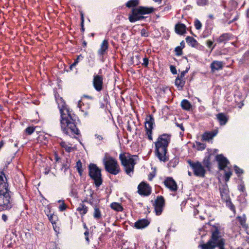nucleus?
Returning <instances> with one entry per match:
<instances>
[{
    "instance_id": "obj_27",
    "label": "nucleus",
    "mask_w": 249,
    "mask_h": 249,
    "mask_svg": "<svg viewBox=\"0 0 249 249\" xmlns=\"http://www.w3.org/2000/svg\"><path fill=\"white\" fill-rule=\"evenodd\" d=\"M181 107L184 110H189L192 107V105L189 101L184 99L181 102Z\"/></svg>"
},
{
    "instance_id": "obj_36",
    "label": "nucleus",
    "mask_w": 249,
    "mask_h": 249,
    "mask_svg": "<svg viewBox=\"0 0 249 249\" xmlns=\"http://www.w3.org/2000/svg\"><path fill=\"white\" fill-rule=\"evenodd\" d=\"M211 34V30L208 28L205 29L201 35V37L206 38Z\"/></svg>"
},
{
    "instance_id": "obj_40",
    "label": "nucleus",
    "mask_w": 249,
    "mask_h": 249,
    "mask_svg": "<svg viewBox=\"0 0 249 249\" xmlns=\"http://www.w3.org/2000/svg\"><path fill=\"white\" fill-rule=\"evenodd\" d=\"M195 26L196 29L200 30L202 27V24L198 19H196L194 22Z\"/></svg>"
},
{
    "instance_id": "obj_5",
    "label": "nucleus",
    "mask_w": 249,
    "mask_h": 249,
    "mask_svg": "<svg viewBox=\"0 0 249 249\" xmlns=\"http://www.w3.org/2000/svg\"><path fill=\"white\" fill-rule=\"evenodd\" d=\"M155 9L152 7H146L140 6L133 8L131 14L128 17L130 22H135L138 20H142L146 18L145 15L150 14L155 11Z\"/></svg>"
},
{
    "instance_id": "obj_9",
    "label": "nucleus",
    "mask_w": 249,
    "mask_h": 249,
    "mask_svg": "<svg viewBox=\"0 0 249 249\" xmlns=\"http://www.w3.org/2000/svg\"><path fill=\"white\" fill-rule=\"evenodd\" d=\"M89 175L94 180L95 186L99 187L102 183L101 170L95 164L91 163L89 166Z\"/></svg>"
},
{
    "instance_id": "obj_22",
    "label": "nucleus",
    "mask_w": 249,
    "mask_h": 249,
    "mask_svg": "<svg viewBox=\"0 0 249 249\" xmlns=\"http://www.w3.org/2000/svg\"><path fill=\"white\" fill-rule=\"evenodd\" d=\"M186 26L182 23H178L176 25V32L179 35H183L186 32Z\"/></svg>"
},
{
    "instance_id": "obj_31",
    "label": "nucleus",
    "mask_w": 249,
    "mask_h": 249,
    "mask_svg": "<svg viewBox=\"0 0 249 249\" xmlns=\"http://www.w3.org/2000/svg\"><path fill=\"white\" fill-rule=\"evenodd\" d=\"M110 207L111 209L117 211V212H121L123 211V208L121 205L117 202H113L110 204Z\"/></svg>"
},
{
    "instance_id": "obj_39",
    "label": "nucleus",
    "mask_w": 249,
    "mask_h": 249,
    "mask_svg": "<svg viewBox=\"0 0 249 249\" xmlns=\"http://www.w3.org/2000/svg\"><path fill=\"white\" fill-rule=\"evenodd\" d=\"M35 130V127L33 126H29L26 128L25 132L28 135L32 134Z\"/></svg>"
},
{
    "instance_id": "obj_8",
    "label": "nucleus",
    "mask_w": 249,
    "mask_h": 249,
    "mask_svg": "<svg viewBox=\"0 0 249 249\" xmlns=\"http://www.w3.org/2000/svg\"><path fill=\"white\" fill-rule=\"evenodd\" d=\"M212 235L209 240L214 244V247H218L219 249H225V239L222 237L218 227L213 226L212 229Z\"/></svg>"
},
{
    "instance_id": "obj_17",
    "label": "nucleus",
    "mask_w": 249,
    "mask_h": 249,
    "mask_svg": "<svg viewBox=\"0 0 249 249\" xmlns=\"http://www.w3.org/2000/svg\"><path fill=\"white\" fill-rule=\"evenodd\" d=\"M223 67V63L221 61H213L211 64L210 68L212 72L222 70Z\"/></svg>"
},
{
    "instance_id": "obj_61",
    "label": "nucleus",
    "mask_w": 249,
    "mask_h": 249,
    "mask_svg": "<svg viewBox=\"0 0 249 249\" xmlns=\"http://www.w3.org/2000/svg\"><path fill=\"white\" fill-rule=\"evenodd\" d=\"M182 48H183L185 47V43L183 41H181L180 42V46Z\"/></svg>"
},
{
    "instance_id": "obj_45",
    "label": "nucleus",
    "mask_w": 249,
    "mask_h": 249,
    "mask_svg": "<svg viewBox=\"0 0 249 249\" xmlns=\"http://www.w3.org/2000/svg\"><path fill=\"white\" fill-rule=\"evenodd\" d=\"M235 172L237 174H241L243 173V170L237 166H234Z\"/></svg>"
},
{
    "instance_id": "obj_48",
    "label": "nucleus",
    "mask_w": 249,
    "mask_h": 249,
    "mask_svg": "<svg viewBox=\"0 0 249 249\" xmlns=\"http://www.w3.org/2000/svg\"><path fill=\"white\" fill-rule=\"evenodd\" d=\"M143 63L142 64V65L144 67H148V59L147 57H144L143 59Z\"/></svg>"
},
{
    "instance_id": "obj_46",
    "label": "nucleus",
    "mask_w": 249,
    "mask_h": 249,
    "mask_svg": "<svg viewBox=\"0 0 249 249\" xmlns=\"http://www.w3.org/2000/svg\"><path fill=\"white\" fill-rule=\"evenodd\" d=\"M141 35L142 36L147 37L148 36V33L145 29H142L141 31Z\"/></svg>"
},
{
    "instance_id": "obj_19",
    "label": "nucleus",
    "mask_w": 249,
    "mask_h": 249,
    "mask_svg": "<svg viewBox=\"0 0 249 249\" xmlns=\"http://www.w3.org/2000/svg\"><path fill=\"white\" fill-rule=\"evenodd\" d=\"M149 224L147 219H142L138 220L135 223V227L136 229H141L146 227Z\"/></svg>"
},
{
    "instance_id": "obj_44",
    "label": "nucleus",
    "mask_w": 249,
    "mask_h": 249,
    "mask_svg": "<svg viewBox=\"0 0 249 249\" xmlns=\"http://www.w3.org/2000/svg\"><path fill=\"white\" fill-rule=\"evenodd\" d=\"M188 69H186V70L185 71H182L181 72V73L180 74V75H178L177 78H179V79H185L184 78L185 75L188 72Z\"/></svg>"
},
{
    "instance_id": "obj_15",
    "label": "nucleus",
    "mask_w": 249,
    "mask_h": 249,
    "mask_svg": "<svg viewBox=\"0 0 249 249\" xmlns=\"http://www.w3.org/2000/svg\"><path fill=\"white\" fill-rule=\"evenodd\" d=\"M215 160L218 162L219 169L221 170H224L227 165L229 164V160L222 154L217 155L215 157Z\"/></svg>"
},
{
    "instance_id": "obj_23",
    "label": "nucleus",
    "mask_w": 249,
    "mask_h": 249,
    "mask_svg": "<svg viewBox=\"0 0 249 249\" xmlns=\"http://www.w3.org/2000/svg\"><path fill=\"white\" fill-rule=\"evenodd\" d=\"M93 217L96 220H98L102 217L101 212L99 209L98 205H95L94 206V212L93 213Z\"/></svg>"
},
{
    "instance_id": "obj_12",
    "label": "nucleus",
    "mask_w": 249,
    "mask_h": 249,
    "mask_svg": "<svg viewBox=\"0 0 249 249\" xmlns=\"http://www.w3.org/2000/svg\"><path fill=\"white\" fill-rule=\"evenodd\" d=\"M164 184L172 192H176L178 190L177 182L172 177L166 178L164 181Z\"/></svg>"
},
{
    "instance_id": "obj_51",
    "label": "nucleus",
    "mask_w": 249,
    "mask_h": 249,
    "mask_svg": "<svg viewBox=\"0 0 249 249\" xmlns=\"http://www.w3.org/2000/svg\"><path fill=\"white\" fill-rule=\"evenodd\" d=\"M81 31L82 32H84L85 31V28L84 27V17L83 14H81Z\"/></svg>"
},
{
    "instance_id": "obj_53",
    "label": "nucleus",
    "mask_w": 249,
    "mask_h": 249,
    "mask_svg": "<svg viewBox=\"0 0 249 249\" xmlns=\"http://www.w3.org/2000/svg\"><path fill=\"white\" fill-rule=\"evenodd\" d=\"M229 207L230 208V209L233 212H235V207H234V206L233 205V204L231 203V202H230V205H229Z\"/></svg>"
},
{
    "instance_id": "obj_4",
    "label": "nucleus",
    "mask_w": 249,
    "mask_h": 249,
    "mask_svg": "<svg viewBox=\"0 0 249 249\" xmlns=\"http://www.w3.org/2000/svg\"><path fill=\"white\" fill-rule=\"evenodd\" d=\"M193 170L194 174L196 177L204 178L207 170L211 168V162L210 156L205 157L202 162L198 161H192L189 160L187 161Z\"/></svg>"
},
{
    "instance_id": "obj_13",
    "label": "nucleus",
    "mask_w": 249,
    "mask_h": 249,
    "mask_svg": "<svg viewBox=\"0 0 249 249\" xmlns=\"http://www.w3.org/2000/svg\"><path fill=\"white\" fill-rule=\"evenodd\" d=\"M93 85L97 91H100L103 88V77L102 75L94 74L93 79Z\"/></svg>"
},
{
    "instance_id": "obj_7",
    "label": "nucleus",
    "mask_w": 249,
    "mask_h": 249,
    "mask_svg": "<svg viewBox=\"0 0 249 249\" xmlns=\"http://www.w3.org/2000/svg\"><path fill=\"white\" fill-rule=\"evenodd\" d=\"M103 162L106 171L109 173L116 175L120 172V166L117 161L113 157L106 154L103 160Z\"/></svg>"
},
{
    "instance_id": "obj_47",
    "label": "nucleus",
    "mask_w": 249,
    "mask_h": 249,
    "mask_svg": "<svg viewBox=\"0 0 249 249\" xmlns=\"http://www.w3.org/2000/svg\"><path fill=\"white\" fill-rule=\"evenodd\" d=\"M66 208H67L66 205L64 202V201H63L62 204H61L59 207V210L61 212L64 211V210H65L66 209Z\"/></svg>"
},
{
    "instance_id": "obj_50",
    "label": "nucleus",
    "mask_w": 249,
    "mask_h": 249,
    "mask_svg": "<svg viewBox=\"0 0 249 249\" xmlns=\"http://www.w3.org/2000/svg\"><path fill=\"white\" fill-rule=\"evenodd\" d=\"M170 71L173 74H176L177 73V71L176 68L175 66H174L173 65H171L170 67Z\"/></svg>"
},
{
    "instance_id": "obj_62",
    "label": "nucleus",
    "mask_w": 249,
    "mask_h": 249,
    "mask_svg": "<svg viewBox=\"0 0 249 249\" xmlns=\"http://www.w3.org/2000/svg\"><path fill=\"white\" fill-rule=\"evenodd\" d=\"M53 216L51 215L49 217V220L52 222V224H53Z\"/></svg>"
},
{
    "instance_id": "obj_6",
    "label": "nucleus",
    "mask_w": 249,
    "mask_h": 249,
    "mask_svg": "<svg viewBox=\"0 0 249 249\" xmlns=\"http://www.w3.org/2000/svg\"><path fill=\"white\" fill-rule=\"evenodd\" d=\"M137 158L136 155H131L129 153H124L120 154L119 159L122 165L124 166L126 173L129 176L134 172V166L136 164L135 159Z\"/></svg>"
},
{
    "instance_id": "obj_18",
    "label": "nucleus",
    "mask_w": 249,
    "mask_h": 249,
    "mask_svg": "<svg viewBox=\"0 0 249 249\" xmlns=\"http://www.w3.org/2000/svg\"><path fill=\"white\" fill-rule=\"evenodd\" d=\"M108 48V41L105 39L102 43L100 48L98 51V53L100 56H103L106 53V51Z\"/></svg>"
},
{
    "instance_id": "obj_37",
    "label": "nucleus",
    "mask_w": 249,
    "mask_h": 249,
    "mask_svg": "<svg viewBox=\"0 0 249 249\" xmlns=\"http://www.w3.org/2000/svg\"><path fill=\"white\" fill-rule=\"evenodd\" d=\"M196 3L198 5L203 6L208 4L209 0H196Z\"/></svg>"
},
{
    "instance_id": "obj_38",
    "label": "nucleus",
    "mask_w": 249,
    "mask_h": 249,
    "mask_svg": "<svg viewBox=\"0 0 249 249\" xmlns=\"http://www.w3.org/2000/svg\"><path fill=\"white\" fill-rule=\"evenodd\" d=\"M182 47H181V46H177V47H176L175 50L176 54L178 56L181 55L182 54Z\"/></svg>"
},
{
    "instance_id": "obj_16",
    "label": "nucleus",
    "mask_w": 249,
    "mask_h": 249,
    "mask_svg": "<svg viewBox=\"0 0 249 249\" xmlns=\"http://www.w3.org/2000/svg\"><path fill=\"white\" fill-rule=\"evenodd\" d=\"M221 197L222 200L227 202L230 199L228 187L227 184L223 185L219 187Z\"/></svg>"
},
{
    "instance_id": "obj_60",
    "label": "nucleus",
    "mask_w": 249,
    "mask_h": 249,
    "mask_svg": "<svg viewBox=\"0 0 249 249\" xmlns=\"http://www.w3.org/2000/svg\"><path fill=\"white\" fill-rule=\"evenodd\" d=\"M3 145H4V142H3V141H0V150L3 146Z\"/></svg>"
},
{
    "instance_id": "obj_25",
    "label": "nucleus",
    "mask_w": 249,
    "mask_h": 249,
    "mask_svg": "<svg viewBox=\"0 0 249 249\" xmlns=\"http://www.w3.org/2000/svg\"><path fill=\"white\" fill-rule=\"evenodd\" d=\"M175 83L178 89L181 90L185 85V79H179L177 77Z\"/></svg>"
},
{
    "instance_id": "obj_64",
    "label": "nucleus",
    "mask_w": 249,
    "mask_h": 249,
    "mask_svg": "<svg viewBox=\"0 0 249 249\" xmlns=\"http://www.w3.org/2000/svg\"><path fill=\"white\" fill-rule=\"evenodd\" d=\"M247 17L249 18V9L247 10Z\"/></svg>"
},
{
    "instance_id": "obj_30",
    "label": "nucleus",
    "mask_w": 249,
    "mask_h": 249,
    "mask_svg": "<svg viewBox=\"0 0 249 249\" xmlns=\"http://www.w3.org/2000/svg\"><path fill=\"white\" fill-rule=\"evenodd\" d=\"M201 249H215V247L211 241L209 240L206 243L199 246Z\"/></svg>"
},
{
    "instance_id": "obj_11",
    "label": "nucleus",
    "mask_w": 249,
    "mask_h": 249,
    "mask_svg": "<svg viewBox=\"0 0 249 249\" xmlns=\"http://www.w3.org/2000/svg\"><path fill=\"white\" fill-rule=\"evenodd\" d=\"M164 205L165 200L164 197L161 196H158L154 204L156 215H160L161 214Z\"/></svg>"
},
{
    "instance_id": "obj_32",
    "label": "nucleus",
    "mask_w": 249,
    "mask_h": 249,
    "mask_svg": "<svg viewBox=\"0 0 249 249\" xmlns=\"http://www.w3.org/2000/svg\"><path fill=\"white\" fill-rule=\"evenodd\" d=\"M139 4V0H129L128 1L125 5L128 8L134 7Z\"/></svg>"
},
{
    "instance_id": "obj_54",
    "label": "nucleus",
    "mask_w": 249,
    "mask_h": 249,
    "mask_svg": "<svg viewBox=\"0 0 249 249\" xmlns=\"http://www.w3.org/2000/svg\"><path fill=\"white\" fill-rule=\"evenodd\" d=\"M108 98H109L108 95L107 94H105L104 96V100L106 103H108Z\"/></svg>"
},
{
    "instance_id": "obj_2",
    "label": "nucleus",
    "mask_w": 249,
    "mask_h": 249,
    "mask_svg": "<svg viewBox=\"0 0 249 249\" xmlns=\"http://www.w3.org/2000/svg\"><path fill=\"white\" fill-rule=\"evenodd\" d=\"M13 193L3 170L0 171V212L9 210L13 206Z\"/></svg>"
},
{
    "instance_id": "obj_59",
    "label": "nucleus",
    "mask_w": 249,
    "mask_h": 249,
    "mask_svg": "<svg viewBox=\"0 0 249 249\" xmlns=\"http://www.w3.org/2000/svg\"><path fill=\"white\" fill-rule=\"evenodd\" d=\"M91 205H92V206L94 207V205H95L96 204H94L93 202V199H89V201L88 202Z\"/></svg>"
},
{
    "instance_id": "obj_14",
    "label": "nucleus",
    "mask_w": 249,
    "mask_h": 249,
    "mask_svg": "<svg viewBox=\"0 0 249 249\" xmlns=\"http://www.w3.org/2000/svg\"><path fill=\"white\" fill-rule=\"evenodd\" d=\"M138 192L142 196H148L151 193V188L149 185L144 182H141L138 187Z\"/></svg>"
},
{
    "instance_id": "obj_49",
    "label": "nucleus",
    "mask_w": 249,
    "mask_h": 249,
    "mask_svg": "<svg viewBox=\"0 0 249 249\" xmlns=\"http://www.w3.org/2000/svg\"><path fill=\"white\" fill-rule=\"evenodd\" d=\"M238 189L242 192L245 191V185L243 184H240L238 186Z\"/></svg>"
},
{
    "instance_id": "obj_21",
    "label": "nucleus",
    "mask_w": 249,
    "mask_h": 249,
    "mask_svg": "<svg viewBox=\"0 0 249 249\" xmlns=\"http://www.w3.org/2000/svg\"><path fill=\"white\" fill-rule=\"evenodd\" d=\"M217 131L211 132H206L202 135V139L204 141H209L212 140L217 134Z\"/></svg>"
},
{
    "instance_id": "obj_1",
    "label": "nucleus",
    "mask_w": 249,
    "mask_h": 249,
    "mask_svg": "<svg viewBox=\"0 0 249 249\" xmlns=\"http://www.w3.org/2000/svg\"><path fill=\"white\" fill-rule=\"evenodd\" d=\"M56 102L61 114L60 124L63 132L70 136L78 135L79 131L76 125L77 116L67 108L61 98L56 99Z\"/></svg>"
},
{
    "instance_id": "obj_57",
    "label": "nucleus",
    "mask_w": 249,
    "mask_h": 249,
    "mask_svg": "<svg viewBox=\"0 0 249 249\" xmlns=\"http://www.w3.org/2000/svg\"><path fill=\"white\" fill-rule=\"evenodd\" d=\"M93 191H92V190H89V196L91 197L90 199H93Z\"/></svg>"
},
{
    "instance_id": "obj_52",
    "label": "nucleus",
    "mask_w": 249,
    "mask_h": 249,
    "mask_svg": "<svg viewBox=\"0 0 249 249\" xmlns=\"http://www.w3.org/2000/svg\"><path fill=\"white\" fill-rule=\"evenodd\" d=\"M89 234V232L88 229H87V230L84 232V235L85 236V239L88 242H89V237H88Z\"/></svg>"
},
{
    "instance_id": "obj_3",
    "label": "nucleus",
    "mask_w": 249,
    "mask_h": 249,
    "mask_svg": "<svg viewBox=\"0 0 249 249\" xmlns=\"http://www.w3.org/2000/svg\"><path fill=\"white\" fill-rule=\"evenodd\" d=\"M170 141L171 135L163 134L158 137L155 143L156 156L161 161H166L168 160L166 154Z\"/></svg>"
},
{
    "instance_id": "obj_43",
    "label": "nucleus",
    "mask_w": 249,
    "mask_h": 249,
    "mask_svg": "<svg viewBox=\"0 0 249 249\" xmlns=\"http://www.w3.org/2000/svg\"><path fill=\"white\" fill-rule=\"evenodd\" d=\"M197 149L199 150H204L206 148V145L204 143H200L199 142H196Z\"/></svg>"
},
{
    "instance_id": "obj_20",
    "label": "nucleus",
    "mask_w": 249,
    "mask_h": 249,
    "mask_svg": "<svg viewBox=\"0 0 249 249\" xmlns=\"http://www.w3.org/2000/svg\"><path fill=\"white\" fill-rule=\"evenodd\" d=\"M231 36L232 35L230 33H224L221 35L216 40L218 43H225L227 41L231 39Z\"/></svg>"
},
{
    "instance_id": "obj_42",
    "label": "nucleus",
    "mask_w": 249,
    "mask_h": 249,
    "mask_svg": "<svg viewBox=\"0 0 249 249\" xmlns=\"http://www.w3.org/2000/svg\"><path fill=\"white\" fill-rule=\"evenodd\" d=\"M213 44V41H212V40H207L206 45L208 48L211 49V51H212L213 50V49H214V48L215 47V45H214L213 46H212Z\"/></svg>"
},
{
    "instance_id": "obj_58",
    "label": "nucleus",
    "mask_w": 249,
    "mask_h": 249,
    "mask_svg": "<svg viewBox=\"0 0 249 249\" xmlns=\"http://www.w3.org/2000/svg\"><path fill=\"white\" fill-rule=\"evenodd\" d=\"M177 126L179 127L183 131L184 130V128L182 124H177Z\"/></svg>"
},
{
    "instance_id": "obj_29",
    "label": "nucleus",
    "mask_w": 249,
    "mask_h": 249,
    "mask_svg": "<svg viewBox=\"0 0 249 249\" xmlns=\"http://www.w3.org/2000/svg\"><path fill=\"white\" fill-rule=\"evenodd\" d=\"M77 211L79 212L80 214L83 215L87 213L88 208L85 205L82 203L77 207Z\"/></svg>"
},
{
    "instance_id": "obj_34",
    "label": "nucleus",
    "mask_w": 249,
    "mask_h": 249,
    "mask_svg": "<svg viewBox=\"0 0 249 249\" xmlns=\"http://www.w3.org/2000/svg\"><path fill=\"white\" fill-rule=\"evenodd\" d=\"M83 58V56L82 55H79L77 56V58L74 60V62L70 66V69L72 70L73 67H74L79 62L80 60Z\"/></svg>"
},
{
    "instance_id": "obj_24",
    "label": "nucleus",
    "mask_w": 249,
    "mask_h": 249,
    "mask_svg": "<svg viewBox=\"0 0 249 249\" xmlns=\"http://www.w3.org/2000/svg\"><path fill=\"white\" fill-rule=\"evenodd\" d=\"M216 117L220 125H225L228 121V119L224 113H218Z\"/></svg>"
},
{
    "instance_id": "obj_33",
    "label": "nucleus",
    "mask_w": 249,
    "mask_h": 249,
    "mask_svg": "<svg viewBox=\"0 0 249 249\" xmlns=\"http://www.w3.org/2000/svg\"><path fill=\"white\" fill-rule=\"evenodd\" d=\"M237 218L238 219L240 225L243 228H247V225L246 223V217L245 214H243V216H238Z\"/></svg>"
},
{
    "instance_id": "obj_28",
    "label": "nucleus",
    "mask_w": 249,
    "mask_h": 249,
    "mask_svg": "<svg viewBox=\"0 0 249 249\" xmlns=\"http://www.w3.org/2000/svg\"><path fill=\"white\" fill-rule=\"evenodd\" d=\"M186 42L192 47H196L198 45V42L195 38L191 36H187L186 38Z\"/></svg>"
},
{
    "instance_id": "obj_41",
    "label": "nucleus",
    "mask_w": 249,
    "mask_h": 249,
    "mask_svg": "<svg viewBox=\"0 0 249 249\" xmlns=\"http://www.w3.org/2000/svg\"><path fill=\"white\" fill-rule=\"evenodd\" d=\"M232 175V172L231 171L226 172L225 173V180L226 182H228L230 178H231Z\"/></svg>"
},
{
    "instance_id": "obj_10",
    "label": "nucleus",
    "mask_w": 249,
    "mask_h": 249,
    "mask_svg": "<svg viewBox=\"0 0 249 249\" xmlns=\"http://www.w3.org/2000/svg\"><path fill=\"white\" fill-rule=\"evenodd\" d=\"M155 124L154 117L151 115H149L146 116L145 121V130L146 131V135L147 136L148 139L152 141L153 138L152 136V129H153V125Z\"/></svg>"
},
{
    "instance_id": "obj_56",
    "label": "nucleus",
    "mask_w": 249,
    "mask_h": 249,
    "mask_svg": "<svg viewBox=\"0 0 249 249\" xmlns=\"http://www.w3.org/2000/svg\"><path fill=\"white\" fill-rule=\"evenodd\" d=\"M95 137L100 141L103 140V137L101 135L96 134Z\"/></svg>"
},
{
    "instance_id": "obj_55",
    "label": "nucleus",
    "mask_w": 249,
    "mask_h": 249,
    "mask_svg": "<svg viewBox=\"0 0 249 249\" xmlns=\"http://www.w3.org/2000/svg\"><path fill=\"white\" fill-rule=\"evenodd\" d=\"M1 218L5 222H6L7 220V219H8V217H7V216L5 214H3L2 215V217H1Z\"/></svg>"
},
{
    "instance_id": "obj_63",
    "label": "nucleus",
    "mask_w": 249,
    "mask_h": 249,
    "mask_svg": "<svg viewBox=\"0 0 249 249\" xmlns=\"http://www.w3.org/2000/svg\"><path fill=\"white\" fill-rule=\"evenodd\" d=\"M49 172H50V170L49 169H45V171L44 172V174L45 175H47V174H49Z\"/></svg>"
},
{
    "instance_id": "obj_35",
    "label": "nucleus",
    "mask_w": 249,
    "mask_h": 249,
    "mask_svg": "<svg viewBox=\"0 0 249 249\" xmlns=\"http://www.w3.org/2000/svg\"><path fill=\"white\" fill-rule=\"evenodd\" d=\"M76 168H77V170L78 172L79 173V174L80 175H81L82 174V172H83L82 164V162L80 160H78L76 162Z\"/></svg>"
},
{
    "instance_id": "obj_26",
    "label": "nucleus",
    "mask_w": 249,
    "mask_h": 249,
    "mask_svg": "<svg viewBox=\"0 0 249 249\" xmlns=\"http://www.w3.org/2000/svg\"><path fill=\"white\" fill-rule=\"evenodd\" d=\"M60 145L68 152H71L74 150V148L71 146V144L66 142H61Z\"/></svg>"
}]
</instances>
